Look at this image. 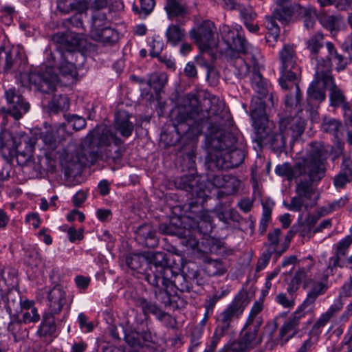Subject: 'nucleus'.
<instances>
[{
  "mask_svg": "<svg viewBox=\"0 0 352 352\" xmlns=\"http://www.w3.org/2000/svg\"><path fill=\"white\" fill-rule=\"evenodd\" d=\"M177 133L176 140L173 144L182 141H195L202 132L204 124L208 125V133L233 131V120L230 113L225 109V103L219 97L209 95L205 97L200 106L194 109L179 108L173 120Z\"/></svg>",
  "mask_w": 352,
  "mask_h": 352,
  "instance_id": "obj_1",
  "label": "nucleus"
},
{
  "mask_svg": "<svg viewBox=\"0 0 352 352\" xmlns=\"http://www.w3.org/2000/svg\"><path fill=\"white\" fill-rule=\"evenodd\" d=\"M175 186L177 189L187 192L188 198V209L194 215L191 217L197 223L198 229L204 234L208 233L211 229V216L203 209L202 203L205 192L198 185L199 179L194 175H183L175 179Z\"/></svg>",
  "mask_w": 352,
  "mask_h": 352,
  "instance_id": "obj_2",
  "label": "nucleus"
},
{
  "mask_svg": "<svg viewBox=\"0 0 352 352\" xmlns=\"http://www.w3.org/2000/svg\"><path fill=\"white\" fill-rule=\"evenodd\" d=\"M324 36L318 32L307 41V47L310 52L311 59L316 62V75L331 72L334 60L338 71L343 70L350 63L351 58L338 54L331 42H327L324 45Z\"/></svg>",
  "mask_w": 352,
  "mask_h": 352,
  "instance_id": "obj_3",
  "label": "nucleus"
},
{
  "mask_svg": "<svg viewBox=\"0 0 352 352\" xmlns=\"http://www.w3.org/2000/svg\"><path fill=\"white\" fill-rule=\"evenodd\" d=\"M324 148L322 142H311L306 156L300 158L294 166L288 162L276 166L275 173L280 177H285L288 181L301 178L305 175H309L311 179H317L322 175V169L315 159Z\"/></svg>",
  "mask_w": 352,
  "mask_h": 352,
  "instance_id": "obj_4",
  "label": "nucleus"
},
{
  "mask_svg": "<svg viewBox=\"0 0 352 352\" xmlns=\"http://www.w3.org/2000/svg\"><path fill=\"white\" fill-rule=\"evenodd\" d=\"M34 144L35 140L30 137L23 138L19 144L16 138L10 132L4 131L0 134L1 155L9 164H12L14 159H16L19 166L32 164Z\"/></svg>",
  "mask_w": 352,
  "mask_h": 352,
  "instance_id": "obj_5",
  "label": "nucleus"
},
{
  "mask_svg": "<svg viewBox=\"0 0 352 352\" xmlns=\"http://www.w3.org/2000/svg\"><path fill=\"white\" fill-rule=\"evenodd\" d=\"M212 148L205 160L208 170H221L230 169L228 160L225 148H230L237 142V138L233 131L207 134Z\"/></svg>",
  "mask_w": 352,
  "mask_h": 352,
  "instance_id": "obj_6",
  "label": "nucleus"
},
{
  "mask_svg": "<svg viewBox=\"0 0 352 352\" xmlns=\"http://www.w3.org/2000/svg\"><path fill=\"white\" fill-rule=\"evenodd\" d=\"M328 157V151L325 147L322 151L315 159L321 168L322 175H319L317 179H311L309 175H305L300 179L297 182L295 191L296 195L292 198L291 202L286 204V207L292 211L299 212L302 207L307 208L311 204V201L316 195V189L313 186L314 182H318L322 179L325 175V162Z\"/></svg>",
  "mask_w": 352,
  "mask_h": 352,
  "instance_id": "obj_7",
  "label": "nucleus"
},
{
  "mask_svg": "<svg viewBox=\"0 0 352 352\" xmlns=\"http://www.w3.org/2000/svg\"><path fill=\"white\" fill-rule=\"evenodd\" d=\"M161 266L159 270H155V274H151V286H159L160 283L171 286L181 292H190L193 290L192 283L182 273L177 272L169 263L168 256L157 257L156 262Z\"/></svg>",
  "mask_w": 352,
  "mask_h": 352,
  "instance_id": "obj_8",
  "label": "nucleus"
},
{
  "mask_svg": "<svg viewBox=\"0 0 352 352\" xmlns=\"http://www.w3.org/2000/svg\"><path fill=\"white\" fill-rule=\"evenodd\" d=\"M250 301L248 292L245 289L241 290L217 317L214 333L221 338L228 335L233 329L234 320L241 318Z\"/></svg>",
  "mask_w": 352,
  "mask_h": 352,
  "instance_id": "obj_9",
  "label": "nucleus"
},
{
  "mask_svg": "<svg viewBox=\"0 0 352 352\" xmlns=\"http://www.w3.org/2000/svg\"><path fill=\"white\" fill-rule=\"evenodd\" d=\"M112 134L107 126H96L86 137L82 149V159L85 164H94L98 160H104V154L100 147L111 144Z\"/></svg>",
  "mask_w": 352,
  "mask_h": 352,
  "instance_id": "obj_10",
  "label": "nucleus"
},
{
  "mask_svg": "<svg viewBox=\"0 0 352 352\" xmlns=\"http://www.w3.org/2000/svg\"><path fill=\"white\" fill-rule=\"evenodd\" d=\"M1 66L4 72L14 74L22 84L31 70L25 54L18 48L0 47Z\"/></svg>",
  "mask_w": 352,
  "mask_h": 352,
  "instance_id": "obj_11",
  "label": "nucleus"
},
{
  "mask_svg": "<svg viewBox=\"0 0 352 352\" xmlns=\"http://www.w3.org/2000/svg\"><path fill=\"white\" fill-rule=\"evenodd\" d=\"M279 56L281 65L278 82L283 89L287 90L293 84L295 85L296 81L300 76L301 69L292 46L285 45L280 51Z\"/></svg>",
  "mask_w": 352,
  "mask_h": 352,
  "instance_id": "obj_12",
  "label": "nucleus"
},
{
  "mask_svg": "<svg viewBox=\"0 0 352 352\" xmlns=\"http://www.w3.org/2000/svg\"><path fill=\"white\" fill-rule=\"evenodd\" d=\"M164 252H153L147 254H131L126 257V265L133 271H137L142 276L140 278L144 279L151 285V274H155V270H159L160 264L155 263L157 257L166 256Z\"/></svg>",
  "mask_w": 352,
  "mask_h": 352,
  "instance_id": "obj_13",
  "label": "nucleus"
},
{
  "mask_svg": "<svg viewBox=\"0 0 352 352\" xmlns=\"http://www.w3.org/2000/svg\"><path fill=\"white\" fill-rule=\"evenodd\" d=\"M25 78V82L29 83L36 91L45 94H53L59 81L58 76L53 68L46 67L30 71Z\"/></svg>",
  "mask_w": 352,
  "mask_h": 352,
  "instance_id": "obj_14",
  "label": "nucleus"
},
{
  "mask_svg": "<svg viewBox=\"0 0 352 352\" xmlns=\"http://www.w3.org/2000/svg\"><path fill=\"white\" fill-rule=\"evenodd\" d=\"M88 5L87 0H58L57 8L60 12L68 14L72 11L76 12L72 16L63 21L64 25L68 28H76L83 30V16L86 14Z\"/></svg>",
  "mask_w": 352,
  "mask_h": 352,
  "instance_id": "obj_15",
  "label": "nucleus"
},
{
  "mask_svg": "<svg viewBox=\"0 0 352 352\" xmlns=\"http://www.w3.org/2000/svg\"><path fill=\"white\" fill-rule=\"evenodd\" d=\"M274 9L271 16L265 17V25L268 32L265 36L267 43L275 42L280 34V28L276 21L278 20L281 23H288L293 14H296L294 5L292 6H285L284 5L278 6Z\"/></svg>",
  "mask_w": 352,
  "mask_h": 352,
  "instance_id": "obj_16",
  "label": "nucleus"
},
{
  "mask_svg": "<svg viewBox=\"0 0 352 352\" xmlns=\"http://www.w3.org/2000/svg\"><path fill=\"white\" fill-rule=\"evenodd\" d=\"M55 49L51 52L53 60L63 59L65 55H70L80 45L79 36L72 32L61 33L58 32L52 36Z\"/></svg>",
  "mask_w": 352,
  "mask_h": 352,
  "instance_id": "obj_17",
  "label": "nucleus"
},
{
  "mask_svg": "<svg viewBox=\"0 0 352 352\" xmlns=\"http://www.w3.org/2000/svg\"><path fill=\"white\" fill-rule=\"evenodd\" d=\"M216 28L210 21H204L197 28L190 32V38L202 51L217 47Z\"/></svg>",
  "mask_w": 352,
  "mask_h": 352,
  "instance_id": "obj_18",
  "label": "nucleus"
},
{
  "mask_svg": "<svg viewBox=\"0 0 352 352\" xmlns=\"http://www.w3.org/2000/svg\"><path fill=\"white\" fill-rule=\"evenodd\" d=\"M222 38L227 45L226 57L248 54V43L242 35L234 30H229L227 26L223 27Z\"/></svg>",
  "mask_w": 352,
  "mask_h": 352,
  "instance_id": "obj_19",
  "label": "nucleus"
},
{
  "mask_svg": "<svg viewBox=\"0 0 352 352\" xmlns=\"http://www.w3.org/2000/svg\"><path fill=\"white\" fill-rule=\"evenodd\" d=\"M287 138L279 131V133L272 130L270 124L260 128L254 133V141L259 146H270L274 151H281L284 148Z\"/></svg>",
  "mask_w": 352,
  "mask_h": 352,
  "instance_id": "obj_20",
  "label": "nucleus"
},
{
  "mask_svg": "<svg viewBox=\"0 0 352 352\" xmlns=\"http://www.w3.org/2000/svg\"><path fill=\"white\" fill-rule=\"evenodd\" d=\"M290 113L279 120V131L292 141L296 140L303 133L306 122L298 113Z\"/></svg>",
  "mask_w": 352,
  "mask_h": 352,
  "instance_id": "obj_21",
  "label": "nucleus"
},
{
  "mask_svg": "<svg viewBox=\"0 0 352 352\" xmlns=\"http://www.w3.org/2000/svg\"><path fill=\"white\" fill-rule=\"evenodd\" d=\"M8 107L6 113L14 120H20L30 110V104L24 97L14 89H10L5 92Z\"/></svg>",
  "mask_w": 352,
  "mask_h": 352,
  "instance_id": "obj_22",
  "label": "nucleus"
},
{
  "mask_svg": "<svg viewBox=\"0 0 352 352\" xmlns=\"http://www.w3.org/2000/svg\"><path fill=\"white\" fill-rule=\"evenodd\" d=\"M124 340L130 346L134 348L148 346L154 342L153 336L145 321H142L133 330L126 332Z\"/></svg>",
  "mask_w": 352,
  "mask_h": 352,
  "instance_id": "obj_23",
  "label": "nucleus"
},
{
  "mask_svg": "<svg viewBox=\"0 0 352 352\" xmlns=\"http://www.w3.org/2000/svg\"><path fill=\"white\" fill-rule=\"evenodd\" d=\"M102 19L94 15L91 25V34L93 38L104 45H113L119 39V34L116 30L110 27H102Z\"/></svg>",
  "mask_w": 352,
  "mask_h": 352,
  "instance_id": "obj_24",
  "label": "nucleus"
},
{
  "mask_svg": "<svg viewBox=\"0 0 352 352\" xmlns=\"http://www.w3.org/2000/svg\"><path fill=\"white\" fill-rule=\"evenodd\" d=\"M261 325L245 322L239 338L250 351L258 346L263 340V333H261Z\"/></svg>",
  "mask_w": 352,
  "mask_h": 352,
  "instance_id": "obj_25",
  "label": "nucleus"
},
{
  "mask_svg": "<svg viewBox=\"0 0 352 352\" xmlns=\"http://www.w3.org/2000/svg\"><path fill=\"white\" fill-rule=\"evenodd\" d=\"M264 98L265 97H257L256 99H254L250 107L254 133L257 132L260 128H264L270 125L265 113V101L263 100Z\"/></svg>",
  "mask_w": 352,
  "mask_h": 352,
  "instance_id": "obj_26",
  "label": "nucleus"
},
{
  "mask_svg": "<svg viewBox=\"0 0 352 352\" xmlns=\"http://www.w3.org/2000/svg\"><path fill=\"white\" fill-rule=\"evenodd\" d=\"M135 240L141 245L155 248L159 245L155 228L151 223H143L135 230Z\"/></svg>",
  "mask_w": 352,
  "mask_h": 352,
  "instance_id": "obj_27",
  "label": "nucleus"
},
{
  "mask_svg": "<svg viewBox=\"0 0 352 352\" xmlns=\"http://www.w3.org/2000/svg\"><path fill=\"white\" fill-rule=\"evenodd\" d=\"M303 287L307 291V294L302 306L308 307L313 305L318 296L324 294L329 286L327 280L318 281L310 279L305 281Z\"/></svg>",
  "mask_w": 352,
  "mask_h": 352,
  "instance_id": "obj_28",
  "label": "nucleus"
},
{
  "mask_svg": "<svg viewBox=\"0 0 352 352\" xmlns=\"http://www.w3.org/2000/svg\"><path fill=\"white\" fill-rule=\"evenodd\" d=\"M48 312L60 314L67 303L66 293L60 285L50 289L47 295Z\"/></svg>",
  "mask_w": 352,
  "mask_h": 352,
  "instance_id": "obj_29",
  "label": "nucleus"
},
{
  "mask_svg": "<svg viewBox=\"0 0 352 352\" xmlns=\"http://www.w3.org/2000/svg\"><path fill=\"white\" fill-rule=\"evenodd\" d=\"M318 78H320L324 87H328L330 90L329 98L331 105L333 107H338L340 105L344 106V96L340 89L336 87L331 72H325L324 74H317Z\"/></svg>",
  "mask_w": 352,
  "mask_h": 352,
  "instance_id": "obj_30",
  "label": "nucleus"
},
{
  "mask_svg": "<svg viewBox=\"0 0 352 352\" xmlns=\"http://www.w3.org/2000/svg\"><path fill=\"white\" fill-rule=\"evenodd\" d=\"M315 80L310 84L307 89V102L309 107H314L326 98L325 89L328 87H324L320 78L315 74Z\"/></svg>",
  "mask_w": 352,
  "mask_h": 352,
  "instance_id": "obj_31",
  "label": "nucleus"
},
{
  "mask_svg": "<svg viewBox=\"0 0 352 352\" xmlns=\"http://www.w3.org/2000/svg\"><path fill=\"white\" fill-rule=\"evenodd\" d=\"M352 243V236H346L337 244L334 256L330 258L328 268L331 271L336 267H343L344 262L342 259L348 252V250Z\"/></svg>",
  "mask_w": 352,
  "mask_h": 352,
  "instance_id": "obj_32",
  "label": "nucleus"
},
{
  "mask_svg": "<svg viewBox=\"0 0 352 352\" xmlns=\"http://www.w3.org/2000/svg\"><path fill=\"white\" fill-rule=\"evenodd\" d=\"M302 316L301 311H296L281 327L278 333L281 344H284L296 334Z\"/></svg>",
  "mask_w": 352,
  "mask_h": 352,
  "instance_id": "obj_33",
  "label": "nucleus"
},
{
  "mask_svg": "<svg viewBox=\"0 0 352 352\" xmlns=\"http://www.w3.org/2000/svg\"><path fill=\"white\" fill-rule=\"evenodd\" d=\"M155 288L154 291L155 298L161 302L166 307L177 306L176 296L171 294L175 293L171 286H166V284L160 283L159 286H153Z\"/></svg>",
  "mask_w": 352,
  "mask_h": 352,
  "instance_id": "obj_34",
  "label": "nucleus"
},
{
  "mask_svg": "<svg viewBox=\"0 0 352 352\" xmlns=\"http://www.w3.org/2000/svg\"><path fill=\"white\" fill-rule=\"evenodd\" d=\"M252 58L253 60L254 67L250 75L251 86L254 91L258 95L257 97H266L269 93L267 82H265L260 72L256 67L255 58L252 56Z\"/></svg>",
  "mask_w": 352,
  "mask_h": 352,
  "instance_id": "obj_35",
  "label": "nucleus"
},
{
  "mask_svg": "<svg viewBox=\"0 0 352 352\" xmlns=\"http://www.w3.org/2000/svg\"><path fill=\"white\" fill-rule=\"evenodd\" d=\"M129 118V114L122 110L118 111L115 115V129L124 138H129L134 129L133 124L130 122Z\"/></svg>",
  "mask_w": 352,
  "mask_h": 352,
  "instance_id": "obj_36",
  "label": "nucleus"
},
{
  "mask_svg": "<svg viewBox=\"0 0 352 352\" xmlns=\"http://www.w3.org/2000/svg\"><path fill=\"white\" fill-rule=\"evenodd\" d=\"M296 14L303 19L305 27L307 30L312 29L318 19V14L314 8L310 6H302L299 4L294 5Z\"/></svg>",
  "mask_w": 352,
  "mask_h": 352,
  "instance_id": "obj_37",
  "label": "nucleus"
},
{
  "mask_svg": "<svg viewBox=\"0 0 352 352\" xmlns=\"http://www.w3.org/2000/svg\"><path fill=\"white\" fill-rule=\"evenodd\" d=\"M159 230L163 234L177 235L181 238L189 236V239L188 240L189 244L192 247L197 245V240L186 234V232H189L188 231L184 230L181 226L172 222L160 223Z\"/></svg>",
  "mask_w": 352,
  "mask_h": 352,
  "instance_id": "obj_38",
  "label": "nucleus"
},
{
  "mask_svg": "<svg viewBox=\"0 0 352 352\" xmlns=\"http://www.w3.org/2000/svg\"><path fill=\"white\" fill-rule=\"evenodd\" d=\"M64 118L67 122L66 123L58 124L56 126L58 133L62 132L61 138H65V135L67 134L66 127L67 124L71 125L75 131H79L85 128L86 126V120L84 118L77 115L64 114Z\"/></svg>",
  "mask_w": 352,
  "mask_h": 352,
  "instance_id": "obj_39",
  "label": "nucleus"
},
{
  "mask_svg": "<svg viewBox=\"0 0 352 352\" xmlns=\"http://www.w3.org/2000/svg\"><path fill=\"white\" fill-rule=\"evenodd\" d=\"M164 9L170 20L184 17L188 13L186 4L179 0H166Z\"/></svg>",
  "mask_w": 352,
  "mask_h": 352,
  "instance_id": "obj_40",
  "label": "nucleus"
},
{
  "mask_svg": "<svg viewBox=\"0 0 352 352\" xmlns=\"http://www.w3.org/2000/svg\"><path fill=\"white\" fill-rule=\"evenodd\" d=\"M54 314L50 312H45L43 316L41 324L39 327L38 333L40 336H52L56 331V319Z\"/></svg>",
  "mask_w": 352,
  "mask_h": 352,
  "instance_id": "obj_41",
  "label": "nucleus"
},
{
  "mask_svg": "<svg viewBox=\"0 0 352 352\" xmlns=\"http://www.w3.org/2000/svg\"><path fill=\"white\" fill-rule=\"evenodd\" d=\"M295 93L285 96V105L287 110H293V113L302 112V94L298 83L295 82Z\"/></svg>",
  "mask_w": 352,
  "mask_h": 352,
  "instance_id": "obj_42",
  "label": "nucleus"
},
{
  "mask_svg": "<svg viewBox=\"0 0 352 352\" xmlns=\"http://www.w3.org/2000/svg\"><path fill=\"white\" fill-rule=\"evenodd\" d=\"M204 271L209 276H222L227 272V265L220 259H206Z\"/></svg>",
  "mask_w": 352,
  "mask_h": 352,
  "instance_id": "obj_43",
  "label": "nucleus"
},
{
  "mask_svg": "<svg viewBox=\"0 0 352 352\" xmlns=\"http://www.w3.org/2000/svg\"><path fill=\"white\" fill-rule=\"evenodd\" d=\"M166 36L167 43L176 46L184 41L186 36V30L178 25L170 24L166 31Z\"/></svg>",
  "mask_w": 352,
  "mask_h": 352,
  "instance_id": "obj_44",
  "label": "nucleus"
},
{
  "mask_svg": "<svg viewBox=\"0 0 352 352\" xmlns=\"http://www.w3.org/2000/svg\"><path fill=\"white\" fill-rule=\"evenodd\" d=\"M227 60L234 67V74L239 78L245 77L250 72V67L241 55L226 57Z\"/></svg>",
  "mask_w": 352,
  "mask_h": 352,
  "instance_id": "obj_45",
  "label": "nucleus"
},
{
  "mask_svg": "<svg viewBox=\"0 0 352 352\" xmlns=\"http://www.w3.org/2000/svg\"><path fill=\"white\" fill-rule=\"evenodd\" d=\"M217 216L220 221L224 223L228 224L230 221L237 223L238 226L241 225L243 222L248 221L243 218L234 208H228L223 210H217Z\"/></svg>",
  "mask_w": 352,
  "mask_h": 352,
  "instance_id": "obj_46",
  "label": "nucleus"
},
{
  "mask_svg": "<svg viewBox=\"0 0 352 352\" xmlns=\"http://www.w3.org/2000/svg\"><path fill=\"white\" fill-rule=\"evenodd\" d=\"M228 164L230 168L238 167L245 159V151L242 148H237L236 144L230 148H225Z\"/></svg>",
  "mask_w": 352,
  "mask_h": 352,
  "instance_id": "obj_47",
  "label": "nucleus"
},
{
  "mask_svg": "<svg viewBox=\"0 0 352 352\" xmlns=\"http://www.w3.org/2000/svg\"><path fill=\"white\" fill-rule=\"evenodd\" d=\"M69 108V100L65 95L54 96L48 104L49 111L58 113L60 111H67Z\"/></svg>",
  "mask_w": 352,
  "mask_h": 352,
  "instance_id": "obj_48",
  "label": "nucleus"
},
{
  "mask_svg": "<svg viewBox=\"0 0 352 352\" xmlns=\"http://www.w3.org/2000/svg\"><path fill=\"white\" fill-rule=\"evenodd\" d=\"M8 330L12 333L14 341L18 342L28 336V331L19 319H12L8 324Z\"/></svg>",
  "mask_w": 352,
  "mask_h": 352,
  "instance_id": "obj_49",
  "label": "nucleus"
},
{
  "mask_svg": "<svg viewBox=\"0 0 352 352\" xmlns=\"http://www.w3.org/2000/svg\"><path fill=\"white\" fill-rule=\"evenodd\" d=\"M263 309V302L262 300L256 301L251 308L249 316H248L245 322L255 324L256 325H263V318L260 315Z\"/></svg>",
  "mask_w": 352,
  "mask_h": 352,
  "instance_id": "obj_50",
  "label": "nucleus"
},
{
  "mask_svg": "<svg viewBox=\"0 0 352 352\" xmlns=\"http://www.w3.org/2000/svg\"><path fill=\"white\" fill-rule=\"evenodd\" d=\"M59 65L60 72L65 76H70L74 78L77 76V71L75 65L68 60L67 55H65L63 59L53 60Z\"/></svg>",
  "mask_w": 352,
  "mask_h": 352,
  "instance_id": "obj_51",
  "label": "nucleus"
},
{
  "mask_svg": "<svg viewBox=\"0 0 352 352\" xmlns=\"http://www.w3.org/2000/svg\"><path fill=\"white\" fill-rule=\"evenodd\" d=\"M168 80V76L164 73H154L150 76L149 79L147 81V84L153 87L156 94L160 93Z\"/></svg>",
  "mask_w": 352,
  "mask_h": 352,
  "instance_id": "obj_52",
  "label": "nucleus"
},
{
  "mask_svg": "<svg viewBox=\"0 0 352 352\" xmlns=\"http://www.w3.org/2000/svg\"><path fill=\"white\" fill-rule=\"evenodd\" d=\"M346 160L343 161L342 170L334 178V184L337 188H343L352 178V170L345 165Z\"/></svg>",
  "mask_w": 352,
  "mask_h": 352,
  "instance_id": "obj_53",
  "label": "nucleus"
},
{
  "mask_svg": "<svg viewBox=\"0 0 352 352\" xmlns=\"http://www.w3.org/2000/svg\"><path fill=\"white\" fill-rule=\"evenodd\" d=\"M307 278V272L304 268H300L288 284L287 291L292 296L299 288L303 280Z\"/></svg>",
  "mask_w": 352,
  "mask_h": 352,
  "instance_id": "obj_54",
  "label": "nucleus"
},
{
  "mask_svg": "<svg viewBox=\"0 0 352 352\" xmlns=\"http://www.w3.org/2000/svg\"><path fill=\"white\" fill-rule=\"evenodd\" d=\"M342 126V124L338 120L331 118H324L322 124V129L324 131L338 137V133Z\"/></svg>",
  "mask_w": 352,
  "mask_h": 352,
  "instance_id": "obj_55",
  "label": "nucleus"
},
{
  "mask_svg": "<svg viewBox=\"0 0 352 352\" xmlns=\"http://www.w3.org/2000/svg\"><path fill=\"white\" fill-rule=\"evenodd\" d=\"M182 273L189 279V281L192 283V285L195 283L197 285H201L202 283L199 278L200 273L195 265L184 266Z\"/></svg>",
  "mask_w": 352,
  "mask_h": 352,
  "instance_id": "obj_56",
  "label": "nucleus"
},
{
  "mask_svg": "<svg viewBox=\"0 0 352 352\" xmlns=\"http://www.w3.org/2000/svg\"><path fill=\"white\" fill-rule=\"evenodd\" d=\"M250 349L239 338L237 340L228 342L223 347L221 352H249Z\"/></svg>",
  "mask_w": 352,
  "mask_h": 352,
  "instance_id": "obj_57",
  "label": "nucleus"
},
{
  "mask_svg": "<svg viewBox=\"0 0 352 352\" xmlns=\"http://www.w3.org/2000/svg\"><path fill=\"white\" fill-rule=\"evenodd\" d=\"M250 349L239 338L237 340L228 342L223 347L221 352H249Z\"/></svg>",
  "mask_w": 352,
  "mask_h": 352,
  "instance_id": "obj_58",
  "label": "nucleus"
},
{
  "mask_svg": "<svg viewBox=\"0 0 352 352\" xmlns=\"http://www.w3.org/2000/svg\"><path fill=\"white\" fill-rule=\"evenodd\" d=\"M240 181L232 175H226V179L222 188L225 190V193L232 195L235 193L239 187Z\"/></svg>",
  "mask_w": 352,
  "mask_h": 352,
  "instance_id": "obj_59",
  "label": "nucleus"
},
{
  "mask_svg": "<svg viewBox=\"0 0 352 352\" xmlns=\"http://www.w3.org/2000/svg\"><path fill=\"white\" fill-rule=\"evenodd\" d=\"M235 10L239 12L240 16L244 23L247 21H253L256 17V13L250 6L238 4Z\"/></svg>",
  "mask_w": 352,
  "mask_h": 352,
  "instance_id": "obj_60",
  "label": "nucleus"
},
{
  "mask_svg": "<svg viewBox=\"0 0 352 352\" xmlns=\"http://www.w3.org/2000/svg\"><path fill=\"white\" fill-rule=\"evenodd\" d=\"M136 305L142 309L145 316H147L149 314H156V311L159 308L155 303L148 301L144 298H138L136 300Z\"/></svg>",
  "mask_w": 352,
  "mask_h": 352,
  "instance_id": "obj_61",
  "label": "nucleus"
},
{
  "mask_svg": "<svg viewBox=\"0 0 352 352\" xmlns=\"http://www.w3.org/2000/svg\"><path fill=\"white\" fill-rule=\"evenodd\" d=\"M107 148L104 150V160L109 161L112 160L113 162H116L120 160L122 156V151L119 147H112L109 145L107 146Z\"/></svg>",
  "mask_w": 352,
  "mask_h": 352,
  "instance_id": "obj_62",
  "label": "nucleus"
},
{
  "mask_svg": "<svg viewBox=\"0 0 352 352\" xmlns=\"http://www.w3.org/2000/svg\"><path fill=\"white\" fill-rule=\"evenodd\" d=\"M215 171L208 170L206 173L207 181L213 186L222 188L226 179V175H218L215 173Z\"/></svg>",
  "mask_w": 352,
  "mask_h": 352,
  "instance_id": "obj_63",
  "label": "nucleus"
},
{
  "mask_svg": "<svg viewBox=\"0 0 352 352\" xmlns=\"http://www.w3.org/2000/svg\"><path fill=\"white\" fill-rule=\"evenodd\" d=\"M263 214L260 221L259 231L261 234H263L268 226V223L271 219L272 210L267 206L266 204L263 203Z\"/></svg>",
  "mask_w": 352,
  "mask_h": 352,
  "instance_id": "obj_64",
  "label": "nucleus"
}]
</instances>
